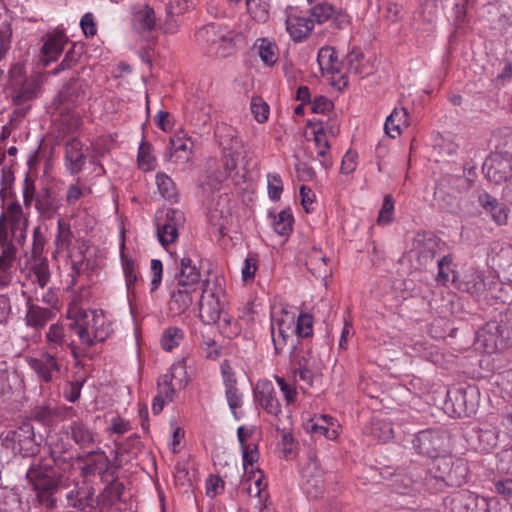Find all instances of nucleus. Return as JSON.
I'll return each mask as SVG.
<instances>
[{
  "label": "nucleus",
  "mask_w": 512,
  "mask_h": 512,
  "mask_svg": "<svg viewBox=\"0 0 512 512\" xmlns=\"http://www.w3.org/2000/svg\"><path fill=\"white\" fill-rule=\"evenodd\" d=\"M26 478L36 494L37 501L47 509L55 507V494L67 487L68 478L51 465L32 464Z\"/></svg>",
  "instance_id": "f257e3e1"
},
{
  "label": "nucleus",
  "mask_w": 512,
  "mask_h": 512,
  "mask_svg": "<svg viewBox=\"0 0 512 512\" xmlns=\"http://www.w3.org/2000/svg\"><path fill=\"white\" fill-rule=\"evenodd\" d=\"M432 459L433 475L425 479V486L429 491L437 493L447 486L458 487L465 482L468 468L462 459H455L451 455L440 456V454Z\"/></svg>",
  "instance_id": "f03ea898"
},
{
  "label": "nucleus",
  "mask_w": 512,
  "mask_h": 512,
  "mask_svg": "<svg viewBox=\"0 0 512 512\" xmlns=\"http://www.w3.org/2000/svg\"><path fill=\"white\" fill-rule=\"evenodd\" d=\"M42 85V73L33 72L28 76L23 61H17L10 66L7 88L13 105L21 107L35 100L41 92Z\"/></svg>",
  "instance_id": "7ed1b4c3"
},
{
  "label": "nucleus",
  "mask_w": 512,
  "mask_h": 512,
  "mask_svg": "<svg viewBox=\"0 0 512 512\" xmlns=\"http://www.w3.org/2000/svg\"><path fill=\"white\" fill-rule=\"evenodd\" d=\"M473 181L464 175L446 174L435 185L434 200L446 212L458 214L467 201Z\"/></svg>",
  "instance_id": "20e7f679"
},
{
  "label": "nucleus",
  "mask_w": 512,
  "mask_h": 512,
  "mask_svg": "<svg viewBox=\"0 0 512 512\" xmlns=\"http://www.w3.org/2000/svg\"><path fill=\"white\" fill-rule=\"evenodd\" d=\"M476 343L488 354L512 349V309L499 314V319L487 322L477 332Z\"/></svg>",
  "instance_id": "39448f33"
},
{
  "label": "nucleus",
  "mask_w": 512,
  "mask_h": 512,
  "mask_svg": "<svg viewBox=\"0 0 512 512\" xmlns=\"http://www.w3.org/2000/svg\"><path fill=\"white\" fill-rule=\"evenodd\" d=\"M235 36L228 27L217 23L207 24L196 33V39L200 45L206 47L209 53L222 58L234 53Z\"/></svg>",
  "instance_id": "423d86ee"
},
{
  "label": "nucleus",
  "mask_w": 512,
  "mask_h": 512,
  "mask_svg": "<svg viewBox=\"0 0 512 512\" xmlns=\"http://www.w3.org/2000/svg\"><path fill=\"white\" fill-rule=\"evenodd\" d=\"M71 327L75 328L81 343L87 346L105 341L111 332L102 311L97 310L84 311L81 317L71 323Z\"/></svg>",
  "instance_id": "0eeeda50"
},
{
  "label": "nucleus",
  "mask_w": 512,
  "mask_h": 512,
  "mask_svg": "<svg viewBox=\"0 0 512 512\" xmlns=\"http://www.w3.org/2000/svg\"><path fill=\"white\" fill-rule=\"evenodd\" d=\"M3 445L14 454L31 457L39 452L40 441L36 439L33 425L30 422H23L16 429L7 431Z\"/></svg>",
  "instance_id": "6e6552de"
},
{
  "label": "nucleus",
  "mask_w": 512,
  "mask_h": 512,
  "mask_svg": "<svg viewBox=\"0 0 512 512\" xmlns=\"http://www.w3.org/2000/svg\"><path fill=\"white\" fill-rule=\"evenodd\" d=\"M440 247V239L431 232H418L408 257L416 270L427 269L434 263Z\"/></svg>",
  "instance_id": "1a4fd4ad"
},
{
  "label": "nucleus",
  "mask_w": 512,
  "mask_h": 512,
  "mask_svg": "<svg viewBox=\"0 0 512 512\" xmlns=\"http://www.w3.org/2000/svg\"><path fill=\"white\" fill-rule=\"evenodd\" d=\"M76 460L83 463L81 467L83 477L99 475L102 481H108V476H114L121 467L120 464H112L106 453L101 449L78 454Z\"/></svg>",
  "instance_id": "9d476101"
},
{
  "label": "nucleus",
  "mask_w": 512,
  "mask_h": 512,
  "mask_svg": "<svg viewBox=\"0 0 512 512\" xmlns=\"http://www.w3.org/2000/svg\"><path fill=\"white\" fill-rule=\"evenodd\" d=\"M309 19L313 25L314 23L327 24L329 28L336 30L347 29L350 25L349 15L327 2L312 7Z\"/></svg>",
  "instance_id": "9b49d317"
},
{
  "label": "nucleus",
  "mask_w": 512,
  "mask_h": 512,
  "mask_svg": "<svg viewBox=\"0 0 512 512\" xmlns=\"http://www.w3.org/2000/svg\"><path fill=\"white\" fill-rule=\"evenodd\" d=\"M476 396L477 390L474 387L449 390L445 406L447 409L451 408L457 417H470L477 410Z\"/></svg>",
  "instance_id": "f8f14e48"
},
{
  "label": "nucleus",
  "mask_w": 512,
  "mask_h": 512,
  "mask_svg": "<svg viewBox=\"0 0 512 512\" xmlns=\"http://www.w3.org/2000/svg\"><path fill=\"white\" fill-rule=\"evenodd\" d=\"M498 149L490 155L483 167L487 178L496 184L512 178V151Z\"/></svg>",
  "instance_id": "ddd939ff"
},
{
  "label": "nucleus",
  "mask_w": 512,
  "mask_h": 512,
  "mask_svg": "<svg viewBox=\"0 0 512 512\" xmlns=\"http://www.w3.org/2000/svg\"><path fill=\"white\" fill-rule=\"evenodd\" d=\"M199 317L204 324L218 325L219 328H226L231 321L230 316L225 311L222 300L213 298V296H201Z\"/></svg>",
  "instance_id": "4468645a"
},
{
  "label": "nucleus",
  "mask_w": 512,
  "mask_h": 512,
  "mask_svg": "<svg viewBox=\"0 0 512 512\" xmlns=\"http://www.w3.org/2000/svg\"><path fill=\"white\" fill-rule=\"evenodd\" d=\"M450 512H487V499L467 490L454 493L446 499Z\"/></svg>",
  "instance_id": "2eb2a0df"
},
{
  "label": "nucleus",
  "mask_w": 512,
  "mask_h": 512,
  "mask_svg": "<svg viewBox=\"0 0 512 512\" xmlns=\"http://www.w3.org/2000/svg\"><path fill=\"white\" fill-rule=\"evenodd\" d=\"M62 206V197L54 188L43 186L39 189V195L34 205L39 221L45 222L54 219L59 215Z\"/></svg>",
  "instance_id": "dca6fc26"
},
{
  "label": "nucleus",
  "mask_w": 512,
  "mask_h": 512,
  "mask_svg": "<svg viewBox=\"0 0 512 512\" xmlns=\"http://www.w3.org/2000/svg\"><path fill=\"white\" fill-rule=\"evenodd\" d=\"M412 443L419 454L434 458L443 451L445 437L440 430L426 429L418 432Z\"/></svg>",
  "instance_id": "f3484780"
},
{
  "label": "nucleus",
  "mask_w": 512,
  "mask_h": 512,
  "mask_svg": "<svg viewBox=\"0 0 512 512\" xmlns=\"http://www.w3.org/2000/svg\"><path fill=\"white\" fill-rule=\"evenodd\" d=\"M65 167L72 174H79L86 161L84 144L77 138H71L64 144ZM88 150V148H86Z\"/></svg>",
  "instance_id": "a211bd4d"
},
{
  "label": "nucleus",
  "mask_w": 512,
  "mask_h": 512,
  "mask_svg": "<svg viewBox=\"0 0 512 512\" xmlns=\"http://www.w3.org/2000/svg\"><path fill=\"white\" fill-rule=\"evenodd\" d=\"M255 399L267 413L277 416L281 412V404L271 381L262 380L257 383Z\"/></svg>",
  "instance_id": "6ab92c4d"
},
{
  "label": "nucleus",
  "mask_w": 512,
  "mask_h": 512,
  "mask_svg": "<svg viewBox=\"0 0 512 512\" xmlns=\"http://www.w3.org/2000/svg\"><path fill=\"white\" fill-rule=\"evenodd\" d=\"M200 268L189 257L184 256L180 259L178 272L175 274L177 287H188V289H197L200 284Z\"/></svg>",
  "instance_id": "aec40b11"
},
{
  "label": "nucleus",
  "mask_w": 512,
  "mask_h": 512,
  "mask_svg": "<svg viewBox=\"0 0 512 512\" xmlns=\"http://www.w3.org/2000/svg\"><path fill=\"white\" fill-rule=\"evenodd\" d=\"M21 272L33 284L44 288L50 281V270L47 258L26 259Z\"/></svg>",
  "instance_id": "412c9836"
},
{
  "label": "nucleus",
  "mask_w": 512,
  "mask_h": 512,
  "mask_svg": "<svg viewBox=\"0 0 512 512\" xmlns=\"http://www.w3.org/2000/svg\"><path fill=\"white\" fill-rule=\"evenodd\" d=\"M28 364L38 377L46 383L53 381L60 371V365L56 357L49 352L42 353L38 358H30Z\"/></svg>",
  "instance_id": "4be33fe9"
},
{
  "label": "nucleus",
  "mask_w": 512,
  "mask_h": 512,
  "mask_svg": "<svg viewBox=\"0 0 512 512\" xmlns=\"http://www.w3.org/2000/svg\"><path fill=\"white\" fill-rule=\"evenodd\" d=\"M459 290L471 294L473 297L479 299L486 296L487 284L484 276L478 271H470L463 275L458 283Z\"/></svg>",
  "instance_id": "5701e85b"
},
{
  "label": "nucleus",
  "mask_w": 512,
  "mask_h": 512,
  "mask_svg": "<svg viewBox=\"0 0 512 512\" xmlns=\"http://www.w3.org/2000/svg\"><path fill=\"white\" fill-rule=\"evenodd\" d=\"M72 329L75 330L71 325L68 328H65L59 323L52 324L46 333L48 348L57 353L59 350H64L65 347H70L72 345V340L68 335V331Z\"/></svg>",
  "instance_id": "b1692460"
},
{
  "label": "nucleus",
  "mask_w": 512,
  "mask_h": 512,
  "mask_svg": "<svg viewBox=\"0 0 512 512\" xmlns=\"http://www.w3.org/2000/svg\"><path fill=\"white\" fill-rule=\"evenodd\" d=\"M85 97V91L78 79L72 78L58 93L55 101L59 104H66L67 108L75 106Z\"/></svg>",
  "instance_id": "393cba45"
},
{
  "label": "nucleus",
  "mask_w": 512,
  "mask_h": 512,
  "mask_svg": "<svg viewBox=\"0 0 512 512\" xmlns=\"http://www.w3.org/2000/svg\"><path fill=\"white\" fill-rule=\"evenodd\" d=\"M478 201L485 211L491 214V217L496 224L505 225L507 223L508 208L504 203L499 202L488 193L480 194Z\"/></svg>",
  "instance_id": "a878e982"
},
{
  "label": "nucleus",
  "mask_w": 512,
  "mask_h": 512,
  "mask_svg": "<svg viewBox=\"0 0 512 512\" xmlns=\"http://www.w3.org/2000/svg\"><path fill=\"white\" fill-rule=\"evenodd\" d=\"M5 221L9 223L11 234H15L19 227L29 225V216L24 212L23 206L17 200H13L6 206V210L1 214Z\"/></svg>",
  "instance_id": "bb28decb"
},
{
  "label": "nucleus",
  "mask_w": 512,
  "mask_h": 512,
  "mask_svg": "<svg viewBox=\"0 0 512 512\" xmlns=\"http://www.w3.org/2000/svg\"><path fill=\"white\" fill-rule=\"evenodd\" d=\"M317 62L323 74L334 75L341 72L342 62L334 47H322L318 52Z\"/></svg>",
  "instance_id": "cd10ccee"
},
{
  "label": "nucleus",
  "mask_w": 512,
  "mask_h": 512,
  "mask_svg": "<svg viewBox=\"0 0 512 512\" xmlns=\"http://www.w3.org/2000/svg\"><path fill=\"white\" fill-rule=\"evenodd\" d=\"M27 306L26 324L35 329L43 328L55 316L50 308L40 307L30 303V301H28Z\"/></svg>",
  "instance_id": "c85d7f7f"
},
{
  "label": "nucleus",
  "mask_w": 512,
  "mask_h": 512,
  "mask_svg": "<svg viewBox=\"0 0 512 512\" xmlns=\"http://www.w3.org/2000/svg\"><path fill=\"white\" fill-rule=\"evenodd\" d=\"M408 112L405 108H395L386 118L384 124L385 133L395 139L402 133V126H408Z\"/></svg>",
  "instance_id": "c756f323"
},
{
  "label": "nucleus",
  "mask_w": 512,
  "mask_h": 512,
  "mask_svg": "<svg viewBox=\"0 0 512 512\" xmlns=\"http://www.w3.org/2000/svg\"><path fill=\"white\" fill-rule=\"evenodd\" d=\"M197 289H188V287H177L171 294L169 309L174 314L184 313L192 304L194 293Z\"/></svg>",
  "instance_id": "7c9ffc66"
},
{
  "label": "nucleus",
  "mask_w": 512,
  "mask_h": 512,
  "mask_svg": "<svg viewBox=\"0 0 512 512\" xmlns=\"http://www.w3.org/2000/svg\"><path fill=\"white\" fill-rule=\"evenodd\" d=\"M477 446L476 449L481 453H489L498 443L499 431L492 425H484L476 430Z\"/></svg>",
  "instance_id": "2f4dec72"
},
{
  "label": "nucleus",
  "mask_w": 512,
  "mask_h": 512,
  "mask_svg": "<svg viewBox=\"0 0 512 512\" xmlns=\"http://www.w3.org/2000/svg\"><path fill=\"white\" fill-rule=\"evenodd\" d=\"M286 29L294 41H301L313 29L309 18L291 15L286 19Z\"/></svg>",
  "instance_id": "473e14b6"
},
{
  "label": "nucleus",
  "mask_w": 512,
  "mask_h": 512,
  "mask_svg": "<svg viewBox=\"0 0 512 512\" xmlns=\"http://www.w3.org/2000/svg\"><path fill=\"white\" fill-rule=\"evenodd\" d=\"M71 438L80 448L94 443V434L82 421H73L69 427Z\"/></svg>",
  "instance_id": "72a5a7b5"
},
{
  "label": "nucleus",
  "mask_w": 512,
  "mask_h": 512,
  "mask_svg": "<svg viewBox=\"0 0 512 512\" xmlns=\"http://www.w3.org/2000/svg\"><path fill=\"white\" fill-rule=\"evenodd\" d=\"M66 42L67 39L63 32L56 33L45 42L42 47L44 55L43 63L45 66L62 52L63 46Z\"/></svg>",
  "instance_id": "f704fd0d"
},
{
  "label": "nucleus",
  "mask_w": 512,
  "mask_h": 512,
  "mask_svg": "<svg viewBox=\"0 0 512 512\" xmlns=\"http://www.w3.org/2000/svg\"><path fill=\"white\" fill-rule=\"evenodd\" d=\"M108 484L101 493L103 502L107 505H113L121 500L124 492V484L117 481L116 473L114 476H108Z\"/></svg>",
  "instance_id": "c9c22d12"
},
{
  "label": "nucleus",
  "mask_w": 512,
  "mask_h": 512,
  "mask_svg": "<svg viewBox=\"0 0 512 512\" xmlns=\"http://www.w3.org/2000/svg\"><path fill=\"white\" fill-rule=\"evenodd\" d=\"M307 125L315 127L314 130L317 131V134H322L325 137H327V135L335 137L340 132V123L336 115L328 117L326 120H309Z\"/></svg>",
  "instance_id": "e433bc0d"
},
{
  "label": "nucleus",
  "mask_w": 512,
  "mask_h": 512,
  "mask_svg": "<svg viewBox=\"0 0 512 512\" xmlns=\"http://www.w3.org/2000/svg\"><path fill=\"white\" fill-rule=\"evenodd\" d=\"M73 232L70 224L64 219L59 218L57 221V234L55 237V246L57 252L68 250L72 244Z\"/></svg>",
  "instance_id": "4c0bfd02"
},
{
  "label": "nucleus",
  "mask_w": 512,
  "mask_h": 512,
  "mask_svg": "<svg viewBox=\"0 0 512 512\" xmlns=\"http://www.w3.org/2000/svg\"><path fill=\"white\" fill-rule=\"evenodd\" d=\"M276 325L277 330L274 323L271 324V336L275 353L280 354L287 345V340L289 338L287 331L289 330V326L282 319L277 320Z\"/></svg>",
  "instance_id": "58836bf2"
},
{
  "label": "nucleus",
  "mask_w": 512,
  "mask_h": 512,
  "mask_svg": "<svg viewBox=\"0 0 512 512\" xmlns=\"http://www.w3.org/2000/svg\"><path fill=\"white\" fill-rule=\"evenodd\" d=\"M326 260V256L322 255L317 249H314L308 256L306 266L314 276L325 278L328 274Z\"/></svg>",
  "instance_id": "ea45409f"
},
{
  "label": "nucleus",
  "mask_w": 512,
  "mask_h": 512,
  "mask_svg": "<svg viewBox=\"0 0 512 512\" xmlns=\"http://www.w3.org/2000/svg\"><path fill=\"white\" fill-rule=\"evenodd\" d=\"M156 184L161 196L168 201L176 202L178 199V191L173 180L165 173H157Z\"/></svg>",
  "instance_id": "a19ab883"
},
{
  "label": "nucleus",
  "mask_w": 512,
  "mask_h": 512,
  "mask_svg": "<svg viewBox=\"0 0 512 512\" xmlns=\"http://www.w3.org/2000/svg\"><path fill=\"white\" fill-rule=\"evenodd\" d=\"M505 281L512 285V249H501L493 259Z\"/></svg>",
  "instance_id": "79ce46f5"
},
{
  "label": "nucleus",
  "mask_w": 512,
  "mask_h": 512,
  "mask_svg": "<svg viewBox=\"0 0 512 512\" xmlns=\"http://www.w3.org/2000/svg\"><path fill=\"white\" fill-rule=\"evenodd\" d=\"M61 415V410L50 406H37L32 411V418L46 426H51Z\"/></svg>",
  "instance_id": "37998d69"
},
{
  "label": "nucleus",
  "mask_w": 512,
  "mask_h": 512,
  "mask_svg": "<svg viewBox=\"0 0 512 512\" xmlns=\"http://www.w3.org/2000/svg\"><path fill=\"white\" fill-rule=\"evenodd\" d=\"M82 54L83 46L80 44L73 43L71 48L66 52L64 59L52 71V74L57 75L60 71L72 68L79 62Z\"/></svg>",
  "instance_id": "c03bdc74"
},
{
  "label": "nucleus",
  "mask_w": 512,
  "mask_h": 512,
  "mask_svg": "<svg viewBox=\"0 0 512 512\" xmlns=\"http://www.w3.org/2000/svg\"><path fill=\"white\" fill-rule=\"evenodd\" d=\"M134 23L141 30L151 31L156 25V17L154 10L148 5L143 6L134 14Z\"/></svg>",
  "instance_id": "a18cd8bd"
},
{
  "label": "nucleus",
  "mask_w": 512,
  "mask_h": 512,
  "mask_svg": "<svg viewBox=\"0 0 512 512\" xmlns=\"http://www.w3.org/2000/svg\"><path fill=\"white\" fill-rule=\"evenodd\" d=\"M292 362L295 363V369L297 370L320 372L316 357L310 350L302 353H294L292 355Z\"/></svg>",
  "instance_id": "49530a36"
},
{
  "label": "nucleus",
  "mask_w": 512,
  "mask_h": 512,
  "mask_svg": "<svg viewBox=\"0 0 512 512\" xmlns=\"http://www.w3.org/2000/svg\"><path fill=\"white\" fill-rule=\"evenodd\" d=\"M259 57L266 66H273L278 59V47L266 38L259 40Z\"/></svg>",
  "instance_id": "de8ad7c7"
},
{
  "label": "nucleus",
  "mask_w": 512,
  "mask_h": 512,
  "mask_svg": "<svg viewBox=\"0 0 512 512\" xmlns=\"http://www.w3.org/2000/svg\"><path fill=\"white\" fill-rule=\"evenodd\" d=\"M247 11L258 22H266L269 18V0H246Z\"/></svg>",
  "instance_id": "09e8293b"
},
{
  "label": "nucleus",
  "mask_w": 512,
  "mask_h": 512,
  "mask_svg": "<svg viewBox=\"0 0 512 512\" xmlns=\"http://www.w3.org/2000/svg\"><path fill=\"white\" fill-rule=\"evenodd\" d=\"M370 434L380 440L387 441L393 436V428L390 421L374 418L371 421Z\"/></svg>",
  "instance_id": "8fccbe9b"
},
{
  "label": "nucleus",
  "mask_w": 512,
  "mask_h": 512,
  "mask_svg": "<svg viewBox=\"0 0 512 512\" xmlns=\"http://www.w3.org/2000/svg\"><path fill=\"white\" fill-rule=\"evenodd\" d=\"M157 221V236L162 246H167L173 243L178 238V230L170 224H163L161 222V216L156 215Z\"/></svg>",
  "instance_id": "3c124183"
},
{
  "label": "nucleus",
  "mask_w": 512,
  "mask_h": 512,
  "mask_svg": "<svg viewBox=\"0 0 512 512\" xmlns=\"http://www.w3.org/2000/svg\"><path fill=\"white\" fill-rule=\"evenodd\" d=\"M305 429L311 434H319L325 436L327 439H335L338 435L336 429H330L329 423H322L315 417L309 419L305 424Z\"/></svg>",
  "instance_id": "603ef678"
},
{
  "label": "nucleus",
  "mask_w": 512,
  "mask_h": 512,
  "mask_svg": "<svg viewBox=\"0 0 512 512\" xmlns=\"http://www.w3.org/2000/svg\"><path fill=\"white\" fill-rule=\"evenodd\" d=\"M38 195L39 190H36L34 179H32L29 174H26L22 184V196L24 207L26 209H29L33 203L35 204Z\"/></svg>",
  "instance_id": "864d4df0"
},
{
  "label": "nucleus",
  "mask_w": 512,
  "mask_h": 512,
  "mask_svg": "<svg viewBox=\"0 0 512 512\" xmlns=\"http://www.w3.org/2000/svg\"><path fill=\"white\" fill-rule=\"evenodd\" d=\"M138 165L143 171L154 169L155 158L152 155V145L148 142H142L138 151Z\"/></svg>",
  "instance_id": "5fc2aeb1"
},
{
  "label": "nucleus",
  "mask_w": 512,
  "mask_h": 512,
  "mask_svg": "<svg viewBox=\"0 0 512 512\" xmlns=\"http://www.w3.org/2000/svg\"><path fill=\"white\" fill-rule=\"evenodd\" d=\"M183 338V332L178 327L167 328L161 337V346L165 351H171L174 347L179 345L180 340Z\"/></svg>",
  "instance_id": "6e6d98bb"
},
{
  "label": "nucleus",
  "mask_w": 512,
  "mask_h": 512,
  "mask_svg": "<svg viewBox=\"0 0 512 512\" xmlns=\"http://www.w3.org/2000/svg\"><path fill=\"white\" fill-rule=\"evenodd\" d=\"M293 221V216L289 211L279 212L273 223L275 232L281 236L288 235L292 230Z\"/></svg>",
  "instance_id": "4d7b16f0"
},
{
  "label": "nucleus",
  "mask_w": 512,
  "mask_h": 512,
  "mask_svg": "<svg viewBox=\"0 0 512 512\" xmlns=\"http://www.w3.org/2000/svg\"><path fill=\"white\" fill-rule=\"evenodd\" d=\"M223 279L220 277H215L213 280L206 279L202 281V295L213 298H219L224 296V289L222 287Z\"/></svg>",
  "instance_id": "13d9d810"
},
{
  "label": "nucleus",
  "mask_w": 512,
  "mask_h": 512,
  "mask_svg": "<svg viewBox=\"0 0 512 512\" xmlns=\"http://www.w3.org/2000/svg\"><path fill=\"white\" fill-rule=\"evenodd\" d=\"M177 369L178 367H172L171 374H165L158 380V394H162V397L166 398L168 401H172L175 394L172 380L174 378V372ZM179 369H182V367H179Z\"/></svg>",
  "instance_id": "bf43d9fd"
},
{
  "label": "nucleus",
  "mask_w": 512,
  "mask_h": 512,
  "mask_svg": "<svg viewBox=\"0 0 512 512\" xmlns=\"http://www.w3.org/2000/svg\"><path fill=\"white\" fill-rule=\"evenodd\" d=\"M46 245V237L44 236L41 227L36 226L33 230V243L31 254L27 259L46 258L43 255L44 247Z\"/></svg>",
  "instance_id": "052dcab7"
},
{
  "label": "nucleus",
  "mask_w": 512,
  "mask_h": 512,
  "mask_svg": "<svg viewBox=\"0 0 512 512\" xmlns=\"http://www.w3.org/2000/svg\"><path fill=\"white\" fill-rule=\"evenodd\" d=\"M157 215L161 216L163 224H170V226H174L177 230L185 222L184 213L178 209L168 208L165 212H158Z\"/></svg>",
  "instance_id": "680f3d73"
},
{
  "label": "nucleus",
  "mask_w": 512,
  "mask_h": 512,
  "mask_svg": "<svg viewBox=\"0 0 512 512\" xmlns=\"http://www.w3.org/2000/svg\"><path fill=\"white\" fill-rule=\"evenodd\" d=\"M314 141L317 147V155L322 158V166L326 169L331 167L332 162L329 159H326L330 149V144L327 137L322 134H317V131L314 130Z\"/></svg>",
  "instance_id": "e2e57ef3"
},
{
  "label": "nucleus",
  "mask_w": 512,
  "mask_h": 512,
  "mask_svg": "<svg viewBox=\"0 0 512 512\" xmlns=\"http://www.w3.org/2000/svg\"><path fill=\"white\" fill-rule=\"evenodd\" d=\"M251 112L257 122L264 123L268 120L269 106L262 98L254 97L251 101Z\"/></svg>",
  "instance_id": "0e129e2a"
},
{
  "label": "nucleus",
  "mask_w": 512,
  "mask_h": 512,
  "mask_svg": "<svg viewBox=\"0 0 512 512\" xmlns=\"http://www.w3.org/2000/svg\"><path fill=\"white\" fill-rule=\"evenodd\" d=\"M91 149L93 154L91 155V163L94 165L101 166L98 158L103 157L109 152L108 140L106 138H98L91 142Z\"/></svg>",
  "instance_id": "69168bd1"
},
{
  "label": "nucleus",
  "mask_w": 512,
  "mask_h": 512,
  "mask_svg": "<svg viewBox=\"0 0 512 512\" xmlns=\"http://www.w3.org/2000/svg\"><path fill=\"white\" fill-rule=\"evenodd\" d=\"M362 59L363 54L359 50L353 49L352 51H350L347 54L345 60V64L349 72L354 74H361L363 72L361 64Z\"/></svg>",
  "instance_id": "338daca9"
},
{
  "label": "nucleus",
  "mask_w": 512,
  "mask_h": 512,
  "mask_svg": "<svg viewBox=\"0 0 512 512\" xmlns=\"http://www.w3.org/2000/svg\"><path fill=\"white\" fill-rule=\"evenodd\" d=\"M394 211V200L391 195H386L383 200L381 210L378 215V224H388L392 220Z\"/></svg>",
  "instance_id": "774afa93"
}]
</instances>
